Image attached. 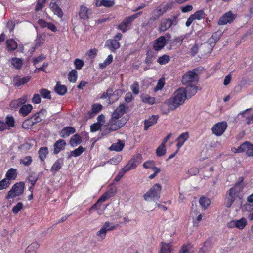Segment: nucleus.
Here are the masks:
<instances>
[{"instance_id": "obj_1", "label": "nucleus", "mask_w": 253, "mask_h": 253, "mask_svg": "<svg viewBox=\"0 0 253 253\" xmlns=\"http://www.w3.org/2000/svg\"><path fill=\"white\" fill-rule=\"evenodd\" d=\"M127 108V105L121 104L112 112L111 117L106 125L107 133L118 130L124 126L127 121V118L124 115Z\"/></svg>"}, {"instance_id": "obj_2", "label": "nucleus", "mask_w": 253, "mask_h": 253, "mask_svg": "<svg viewBox=\"0 0 253 253\" xmlns=\"http://www.w3.org/2000/svg\"><path fill=\"white\" fill-rule=\"evenodd\" d=\"M243 180V177H240L235 186L228 191L224 203L226 207L230 208L236 199H242L243 197L242 192L244 187Z\"/></svg>"}, {"instance_id": "obj_3", "label": "nucleus", "mask_w": 253, "mask_h": 253, "mask_svg": "<svg viewBox=\"0 0 253 253\" xmlns=\"http://www.w3.org/2000/svg\"><path fill=\"white\" fill-rule=\"evenodd\" d=\"M186 99L184 88H180L174 92L172 97L167 101V103L171 109L174 110L182 105Z\"/></svg>"}, {"instance_id": "obj_4", "label": "nucleus", "mask_w": 253, "mask_h": 253, "mask_svg": "<svg viewBox=\"0 0 253 253\" xmlns=\"http://www.w3.org/2000/svg\"><path fill=\"white\" fill-rule=\"evenodd\" d=\"M162 186L158 184H155L145 194L143 195V198L145 201H157L160 198L162 191Z\"/></svg>"}, {"instance_id": "obj_5", "label": "nucleus", "mask_w": 253, "mask_h": 253, "mask_svg": "<svg viewBox=\"0 0 253 253\" xmlns=\"http://www.w3.org/2000/svg\"><path fill=\"white\" fill-rule=\"evenodd\" d=\"M24 189L25 184L24 182H17L12 186L11 189L7 192L5 198L9 199L19 196L23 193Z\"/></svg>"}, {"instance_id": "obj_6", "label": "nucleus", "mask_w": 253, "mask_h": 253, "mask_svg": "<svg viewBox=\"0 0 253 253\" xmlns=\"http://www.w3.org/2000/svg\"><path fill=\"white\" fill-rule=\"evenodd\" d=\"M198 80L197 74L194 71H190L183 76L182 83L184 85L197 84Z\"/></svg>"}, {"instance_id": "obj_7", "label": "nucleus", "mask_w": 253, "mask_h": 253, "mask_svg": "<svg viewBox=\"0 0 253 253\" xmlns=\"http://www.w3.org/2000/svg\"><path fill=\"white\" fill-rule=\"evenodd\" d=\"M232 151L237 153L245 152L247 156L253 157V144L246 141L242 143L238 148H232Z\"/></svg>"}, {"instance_id": "obj_8", "label": "nucleus", "mask_w": 253, "mask_h": 253, "mask_svg": "<svg viewBox=\"0 0 253 253\" xmlns=\"http://www.w3.org/2000/svg\"><path fill=\"white\" fill-rule=\"evenodd\" d=\"M142 13V12H139L134 15L125 18L123 21L118 26V29L123 33L127 30L128 25L130 24L133 20L138 17Z\"/></svg>"}, {"instance_id": "obj_9", "label": "nucleus", "mask_w": 253, "mask_h": 253, "mask_svg": "<svg viewBox=\"0 0 253 253\" xmlns=\"http://www.w3.org/2000/svg\"><path fill=\"white\" fill-rule=\"evenodd\" d=\"M116 226L112 222H105L101 229L98 231L96 235L101 240H103L106 237V234L108 231L113 230Z\"/></svg>"}, {"instance_id": "obj_10", "label": "nucleus", "mask_w": 253, "mask_h": 253, "mask_svg": "<svg viewBox=\"0 0 253 253\" xmlns=\"http://www.w3.org/2000/svg\"><path fill=\"white\" fill-rule=\"evenodd\" d=\"M140 157L139 156H137L136 158L131 159L127 164L122 169V175H123L126 172L136 168L140 163Z\"/></svg>"}, {"instance_id": "obj_11", "label": "nucleus", "mask_w": 253, "mask_h": 253, "mask_svg": "<svg viewBox=\"0 0 253 253\" xmlns=\"http://www.w3.org/2000/svg\"><path fill=\"white\" fill-rule=\"evenodd\" d=\"M247 225V220L245 217L240 219L232 220L228 222L227 226L229 228H236L240 230L243 229Z\"/></svg>"}, {"instance_id": "obj_12", "label": "nucleus", "mask_w": 253, "mask_h": 253, "mask_svg": "<svg viewBox=\"0 0 253 253\" xmlns=\"http://www.w3.org/2000/svg\"><path fill=\"white\" fill-rule=\"evenodd\" d=\"M227 128L226 122H222L216 124L212 128L213 134L217 136H221L225 131Z\"/></svg>"}, {"instance_id": "obj_13", "label": "nucleus", "mask_w": 253, "mask_h": 253, "mask_svg": "<svg viewBox=\"0 0 253 253\" xmlns=\"http://www.w3.org/2000/svg\"><path fill=\"white\" fill-rule=\"evenodd\" d=\"M49 7L52 12L59 18H62L63 12L58 5V0H52L49 4Z\"/></svg>"}, {"instance_id": "obj_14", "label": "nucleus", "mask_w": 253, "mask_h": 253, "mask_svg": "<svg viewBox=\"0 0 253 253\" xmlns=\"http://www.w3.org/2000/svg\"><path fill=\"white\" fill-rule=\"evenodd\" d=\"M235 17V15L233 14L231 11H229L220 17L218 22V24L219 25H224L228 23H230L233 21Z\"/></svg>"}, {"instance_id": "obj_15", "label": "nucleus", "mask_w": 253, "mask_h": 253, "mask_svg": "<svg viewBox=\"0 0 253 253\" xmlns=\"http://www.w3.org/2000/svg\"><path fill=\"white\" fill-rule=\"evenodd\" d=\"M46 112L45 109H42L39 112L36 113L30 119L31 120V125H34L45 118Z\"/></svg>"}, {"instance_id": "obj_16", "label": "nucleus", "mask_w": 253, "mask_h": 253, "mask_svg": "<svg viewBox=\"0 0 253 253\" xmlns=\"http://www.w3.org/2000/svg\"><path fill=\"white\" fill-rule=\"evenodd\" d=\"M166 44V37L162 36L154 41L153 48L156 51H159L164 47Z\"/></svg>"}, {"instance_id": "obj_17", "label": "nucleus", "mask_w": 253, "mask_h": 253, "mask_svg": "<svg viewBox=\"0 0 253 253\" xmlns=\"http://www.w3.org/2000/svg\"><path fill=\"white\" fill-rule=\"evenodd\" d=\"M197 84L185 85L186 87L184 88L185 94L187 98H191L194 95L198 90Z\"/></svg>"}, {"instance_id": "obj_18", "label": "nucleus", "mask_w": 253, "mask_h": 253, "mask_svg": "<svg viewBox=\"0 0 253 253\" xmlns=\"http://www.w3.org/2000/svg\"><path fill=\"white\" fill-rule=\"evenodd\" d=\"M92 13L91 9H89L84 5H81L80 7L79 15L80 19H88L89 18L90 15Z\"/></svg>"}, {"instance_id": "obj_19", "label": "nucleus", "mask_w": 253, "mask_h": 253, "mask_svg": "<svg viewBox=\"0 0 253 253\" xmlns=\"http://www.w3.org/2000/svg\"><path fill=\"white\" fill-rule=\"evenodd\" d=\"M189 135L188 132H184L181 133L176 139L177 144L176 147L179 150L180 148L184 145V143L189 138Z\"/></svg>"}, {"instance_id": "obj_20", "label": "nucleus", "mask_w": 253, "mask_h": 253, "mask_svg": "<svg viewBox=\"0 0 253 253\" xmlns=\"http://www.w3.org/2000/svg\"><path fill=\"white\" fill-rule=\"evenodd\" d=\"M38 23L42 28L46 27L49 30L54 32L57 31V27L54 24L52 23L47 22L43 19H39L38 21Z\"/></svg>"}, {"instance_id": "obj_21", "label": "nucleus", "mask_w": 253, "mask_h": 253, "mask_svg": "<svg viewBox=\"0 0 253 253\" xmlns=\"http://www.w3.org/2000/svg\"><path fill=\"white\" fill-rule=\"evenodd\" d=\"M66 145V141L63 139L57 140L54 144V153L58 154L60 151L65 149Z\"/></svg>"}, {"instance_id": "obj_22", "label": "nucleus", "mask_w": 253, "mask_h": 253, "mask_svg": "<svg viewBox=\"0 0 253 253\" xmlns=\"http://www.w3.org/2000/svg\"><path fill=\"white\" fill-rule=\"evenodd\" d=\"M30 79L31 77L30 76L21 77L20 76H17L14 78V85L16 86H20L28 82Z\"/></svg>"}, {"instance_id": "obj_23", "label": "nucleus", "mask_w": 253, "mask_h": 253, "mask_svg": "<svg viewBox=\"0 0 253 253\" xmlns=\"http://www.w3.org/2000/svg\"><path fill=\"white\" fill-rule=\"evenodd\" d=\"M160 248L159 253H171L172 250V244L170 243L161 242Z\"/></svg>"}, {"instance_id": "obj_24", "label": "nucleus", "mask_w": 253, "mask_h": 253, "mask_svg": "<svg viewBox=\"0 0 253 253\" xmlns=\"http://www.w3.org/2000/svg\"><path fill=\"white\" fill-rule=\"evenodd\" d=\"M27 101V96H24L16 100L12 101L10 103V106L12 108H17L23 104L26 103Z\"/></svg>"}, {"instance_id": "obj_25", "label": "nucleus", "mask_w": 253, "mask_h": 253, "mask_svg": "<svg viewBox=\"0 0 253 253\" xmlns=\"http://www.w3.org/2000/svg\"><path fill=\"white\" fill-rule=\"evenodd\" d=\"M172 21L169 19H163L161 20L159 30L161 32H164L169 29L172 25Z\"/></svg>"}, {"instance_id": "obj_26", "label": "nucleus", "mask_w": 253, "mask_h": 253, "mask_svg": "<svg viewBox=\"0 0 253 253\" xmlns=\"http://www.w3.org/2000/svg\"><path fill=\"white\" fill-rule=\"evenodd\" d=\"M4 125L3 128H0V131H3L8 128L13 127L14 126L15 121L13 117L7 116L6 118V123L1 121Z\"/></svg>"}, {"instance_id": "obj_27", "label": "nucleus", "mask_w": 253, "mask_h": 253, "mask_svg": "<svg viewBox=\"0 0 253 253\" xmlns=\"http://www.w3.org/2000/svg\"><path fill=\"white\" fill-rule=\"evenodd\" d=\"M158 116L156 115H152L151 117L149 118L147 120L144 121V129L147 130L149 127L154 125L157 122Z\"/></svg>"}, {"instance_id": "obj_28", "label": "nucleus", "mask_w": 253, "mask_h": 253, "mask_svg": "<svg viewBox=\"0 0 253 253\" xmlns=\"http://www.w3.org/2000/svg\"><path fill=\"white\" fill-rule=\"evenodd\" d=\"M76 129L74 127L67 126L64 128L60 132V135L61 137L65 138L69 136L70 135L75 132Z\"/></svg>"}, {"instance_id": "obj_29", "label": "nucleus", "mask_w": 253, "mask_h": 253, "mask_svg": "<svg viewBox=\"0 0 253 253\" xmlns=\"http://www.w3.org/2000/svg\"><path fill=\"white\" fill-rule=\"evenodd\" d=\"M9 62L14 68L17 70L21 69L23 65V60L16 57L11 58L9 60Z\"/></svg>"}, {"instance_id": "obj_30", "label": "nucleus", "mask_w": 253, "mask_h": 253, "mask_svg": "<svg viewBox=\"0 0 253 253\" xmlns=\"http://www.w3.org/2000/svg\"><path fill=\"white\" fill-rule=\"evenodd\" d=\"M63 165V160L62 158L58 159L53 164L50 170L54 174L59 170Z\"/></svg>"}, {"instance_id": "obj_31", "label": "nucleus", "mask_w": 253, "mask_h": 253, "mask_svg": "<svg viewBox=\"0 0 253 253\" xmlns=\"http://www.w3.org/2000/svg\"><path fill=\"white\" fill-rule=\"evenodd\" d=\"M33 106L30 104H23L19 109V113L23 116L28 115L32 111Z\"/></svg>"}, {"instance_id": "obj_32", "label": "nucleus", "mask_w": 253, "mask_h": 253, "mask_svg": "<svg viewBox=\"0 0 253 253\" xmlns=\"http://www.w3.org/2000/svg\"><path fill=\"white\" fill-rule=\"evenodd\" d=\"M108 194L105 193L103 194L98 200L97 202L94 204L89 209V211H91L93 210V209L96 208L97 209V207L99 206V207L101 206V203L104 201H105L107 199L110 198Z\"/></svg>"}, {"instance_id": "obj_33", "label": "nucleus", "mask_w": 253, "mask_h": 253, "mask_svg": "<svg viewBox=\"0 0 253 253\" xmlns=\"http://www.w3.org/2000/svg\"><path fill=\"white\" fill-rule=\"evenodd\" d=\"M194 252V248L193 246L191 244H186L183 245L178 253H193Z\"/></svg>"}, {"instance_id": "obj_34", "label": "nucleus", "mask_w": 253, "mask_h": 253, "mask_svg": "<svg viewBox=\"0 0 253 253\" xmlns=\"http://www.w3.org/2000/svg\"><path fill=\"white\" fill-rule=\"evenodd\" d=\"M125 146L124 142L120 140L117 143H114L109 147L110 150L116 152L121 151Z\"/></svg>"}, {"instance_id": "obj_35", "label": "nucleus", "mask_w": 253, "mask_h": 253, "mask_svg": "<svg viewBox=\"0 0 253 253\" xmlns=\"http://www.w3.org/2000/svg\"><path fill=\"white\" fill-rule=\"evenodd\" d=\"M107 43L108 44V48L112 52L115 51L120 47L119 42L116 41V40H110L107 41Z\"/></svg>"}, {"instance_id": "obj_36", "label": "nucleus", "mask_w": 253, "mask_h": 253, "mask_svg": "<svg viewBox=\"0 0 253 253\" xmlns=\"http://www.w3.org/2000/svg\"><path fill=\"white\" fill-rule=\"evenodd\" d=\"M81 142L82 138L79 135L77 134L72 136L70 139V144L72 147H76L80 144Z\"/></svg>"}, {"instance_id": "obj_37", "label": "nucleus", "mask_w": 253, "mask_h": 253, "mask_svg": "<svg viewBox=\"0 0 253 253\" xmlns=\"http://www.w3.org/2000/svg\"><path fill=\"white\" fill-rule=\"evenodd\" d=\"M17 176V169L14 168H10L8 169L5 174L7 179L10 180H15Z\"/></svg>"}, {"instance_id": "obj_38", "label": "nucleus", "mask_w": 253, "mask_h": 253, "mask_svg": "<svg viewBox=\"0 0 253 253\" xmlns=\"http://www.w3.org/2000/svg\"><path fill=\"white\" fill-rule=\"evenodd\" d=\"M54 89L55 91L60 95H64L67 92L66 86L60 84L59 82L57 83Z\"/></svg>"}, {"instance_id": "obj_39", "label": "nucleus", "mask_w": 253, "mask_h": 253, "mask_svg": "<svg viewBox=\"0 0 253 253\" xmlns=\"http://www.w3.org/2000/svg\"><path fill=\"white\" fill-rule=\"evenodd\" d=\"M243 209L245 211H249V214L248 215V218L250 220L253 219V204H245L243 206Z\"/></svg>"}, {"instance_id": "obj_40", "label": "nucleus", "mask_w": 253, "mask_h": 253, "mask_svg": "<svg viewBox=\"0 0 253 253\" xmlns=\"http://www.w3.org/2000/svg\"><path fill=\"white\" fill-rule=\"evenodd\" d=\"M6 47L8 51H13L17 47V44L13 39H10L6 41Z\"/></svg>"}, {"instance_id": "obj_41", "label": "nucleus", "mask_w": 253, "mask_h": 253, "mask_svg": "<svg viewBox=\"0 0 253 253\" xmlns=\"http://www.w3.org/2000/svg\"><path fill=\"white\" fill-rule=\"evenodd\" d=\"M38 153L40 160L43 161L48 153V148L47 147H42L40 148Z\"/></svg>"}, {"instance_id": "obj_42", "label": "nucleus", "mask_w": 253, "mask_h": 253, "mask_svg": "<svg viewBox=\"0 0 253 253\" xmlns=\"http://www.w3.org/2000/svg\"><path fill=\"white\" fill-rule=\"evenodd\" d=\"M113 61V56L111 54L109 55L107 58L103 63L99 64V67L103 69L106 68L108 65L110 64Z\"/></svg>"}, {"instance_id": "obj_43", "label": "nucleus", "mask_w": 253, "mask_h": 253, "mask_svg": "<svg viewBox=\"0 0 253 253\" xmlns=\"http://www.w3.org/2000/svg\"><path fill=\"white\" fill-rule=\"evenodd\" d=\"M141 99L142 102L145 103L152 105L155 103V98L147 94L142 95L141 96Z\"/></svg>"}, {"instance_id": "obj_44", "label": "nucleus", "mask_w": 253, "mask_h": 253, "mask_svg": "<svg viewBox=\"0 0 253 253\" xmlns=\"http://www.w3.org/2000/svg\"><path fill=\"white\" fill-rule=\"evenodd\" d=\"M210 203V199L205 197H201L199 199L200 205L205 209L207 208L209 206Z\"/></svg>"}, {"instance_id": "obj_45", "label": "nucleus", "mask_w": 253, "mask_h": 253, "mask_svg": "<svg viewBox=\"0 0 253 253\" xmlns=\"http://www.w3.org/2000/svg\"><path fill=\"white\" fill-rule=\"evenodd\" d=\"M164 13L162 10L161 8L159 6H158L156 9H155L153 11V16L152 18L153 20H155L158 19L160 17H161Z\"/></svg>"}, {"instance_id": "obj_46", "label": "nucleus", "mask_w": 253, "mask_h": 253, "mask_svg": "<svg viewBox=\"0 0 253 253\" xmlns=\"http://www.w3.org/2000/svg\"><path fill=\"white\" fill-rule=\"evenodd\" d=\"M85 150V149L84 147L80 146L78 148L72 151L71 155L74 157H77L80 156Z\"/></svg>"}, {"instance_id": "obj_47", "label": "nucleus", "mask_w": 253, "mask_h": 253, "mask_svg": "<svg viewBox=\"0 0 253 253\" xmlns=\"http://www.w3.org/2000/svg\"><path fill=\"white\" fill-rule=\"evenodd\" d=\"M191 15L193 17L194 20H200L204 18L205 12L203 10H198Z\"/></svg>"}, {"instance_id": "obj_48", "label": "nucleus", "mask_w": 253, "mask_h": 253, "mask_svg": "<svg viewBox=\"0 0 253 253\" xmlns=\"http://www.w3.org/2000/svg\"><path fill=\"white\" fill-rule=\"evenodd\" d=\"M11 184L10 180L6 178H4L0 181V190L6 189Z\"/></svg>"}, {"instance_id": "obj_49", "label": "nucleus", "mask_w": 253, "mask_h": 253, "mask_svg": "<svg viewBox=\"0 0 253 253\" xmlns=\"http://www.w3.org/2000/svg\"><path fill=\"white\" fill-rule=\"evenodd\" d=\"M77 79V72L76 70H72L68 74V80L70 82H75Z\"/></svg>"}, {"instance_id": "obj_50", "label": "nucleus", "mask_w": 253, "mask_h": 253, "mask_svg": "<svg viewBox=\"0 0 253 253\" xmlns=\"http://www.w3.org/2000/svg\"><path fill=\"white\" fill-rule=\"evenodd\" d=\"M165 145L161 144L156 149V154L158 156H162L166 153Z\"/></svg>"}, {"instance_id": "obj_51", "label": "nucleus", "mask_w": 253, "mask_h": 253, "mask_svg": "<svg viewBox=\"0 0 253 253\" xmlns=\"http://www.w3.org/2000/svg\"><path fill=\"white\" fill-rule=\"evenodd\" d=\"M169 61V57L167 55H164L158 58L157 60L158 63L161 65H165Z\"/></svg>"}, {"instance_id": "obj_52", "label": "nucleus", "mask_w": 253, "mask_h": 253, "mask_svg": "<svg viewBox=\"0 0 253 253\" xmlns=\"http://www.w3.org/2000/svg\"><path fill=\"white\" fill-rule=\"evenodd\" d=\"M40 93L41 95L45 99H50V92L46 89L42 88L40 90Z\"/></svg>"}, {"instance_id": "obj_53", "label": "nucleus", "mask_w": 253, "mask_h": 253, "mask_svg": "<svg viewBox=\"0 0 253 253\" xmlns=\"http://www.w3.org/2000/svg\"><path fill=\"white\" fill-rule=\"evenodd\" d=\"M38 176L35 173L30 174L28 178V181L31 183L32 186H34L38 179Z\"/></svg>"}, {"instance_id": "obj_54", "label": "nucleus", "mask_w": 253, "mask_h": 253, "mask_svg": "<svg viewBox=\"0 0 253 253\" xmlns=\"http://www.w3.org/2000/svg\"><path fill=\"white\" fill-rule=\"evenodd\" d=\"M130 88L133 93L137 95L139 93V85L137 82H134L130 86Z\"/></svg>"}, {"instance_id": "obj_55", "label": "nucleus", "mask_w": 253, "mask_h": 253, "mask_svg": "<svg viewBox=\"0 0 253 253\" xmlns=\"http://www.w3.org/2000/svg\"><path fill=\"white\" fill-rule=\"evenodd\" d=\"M32 159L31 156H26L23 159L20 160V163L23 164L26 166L30 165L32 163Z\"/></svg>"}, {"instance_id": "obj_56", "label": "nucleus", "mask_w": 253, "mask_h": 253, "mask_svg": "<svg viewBox=\"0 0 253 253\" xmlns=\"http://www.w3.org/2000/svg\"><path fill=\"white\" fill-rule=\"evenodd\" d=\"M113 94V91L111 89H108L106 91V92H104L101 96L100 97L101 99H107L109 101L110 100L111 97L112 96Z\"/></svg>"}, {"instance_id": "obj_57", "label": "nucleus", "mask_w": 253, "mask_h": 253, "mask_svg": "<svg viewBox=\"0 0 253 253\" xmlns=\"http://www.w3.org/2000/svg\"><path fill=\"white\" fill-rule=\"evenodd\" d=\"M47 0H38L35 7V11H39L42 9Z\"/></svg>"}, {"instance_id": "obj_58", "label": "nucleus", "mask_w": 253, "mask_h": 253, "mask_svg": "<svg viewBox=\"0 0 253 253\" xmlns=\"http://www.w3.org/2000/svg\"><path fill=\"white\" fill-rule=\"evenodd\" d=\"M44 41V39L42 37V36L41 35L37 36V38L35 40V48L40 47L42 44H43Z\"/></svg>"}, {"instance_id": "obj_59", "label": "nucleus", "mask_w": 253, "mask_h": 253, "mask_svg": "<svg viewBox=\"0 0 253 253\" xmlns=\"http://www.w3.org/2000/svg\"><path fill=\"white\" fill-rule=\"evenodd\" d=\"M102 109V106L100 104H94L92 106V113L97 114L99 113Z\"/></svg>"}, {"instance_id": "obj_60", "label": "nucleus", "mask_w": 253, "mask_h": 253, "mask_svg": "<svg viewBox=\"0 0 253 253\" xmlns=\"http://www.w3.org/2000/svg\"><path fill=\"white\" fill-rule=\"evenodd\" d=\"M165 84V80L164 78L160 79L157 83V84L155 88V91H157L161 90Z\"/></svg>"}, {"instance_id": "obj_61", "label": "nucleus", "mask_w": 253, "mask_h": 253, "mask_svg": "<svg viewBox=\"0 0 253 253\" xmlns=\"http://www.w3.org/2000/svg\"><path fill=\"white\" fill-rule=\"evenodd\" d=\"M23 204L22 202H19L13 207L12 211L14 213L17 214L23 208Z\"/></svg>"}, {"instance_id": "obj_62", "label": "nucleus", "mask_w": 253, "mask_h": 253, "mask_svg": "<svg viewBox=\"0 0 253 253\" xmlns=\"http://www.w3.org/2000/svg\"><path fill=\"white\" fill-rule=\"evenodd\" d=\"M74 65L77 69L80 70L84 65V62L81 59H76L74 61Z\"/></svg>"}, {"instance_id": "obj_63", "label": "nucleus", "mask_w": 253, "mask_h": 253, "mask_svg": "<svg viewBox=\"0 0 253 253\" xmlns=\"http://www.w3.org/2000/svg\"><path fill=\"white\" fill-rule=\"evenodd\" d=\"M32 145L26 142L22 144L20 147L19 149L22 151H26L31 149Z\"/></svg>"}, {"instance_id": "obj_64", "label": "nucleus", "mask_w": 253, "mask_h": 253, "mask_svg": "<svg viewBox=\"0 0 253 253\" xmlns=\"http://www.w3.org/2000/svg\"><path fill=\"white\" fill-rule=\"evenodd\" d=\"M115 4V2L111 0H103V6L105 7H111Z\"/></svg>"}]
</instances>
